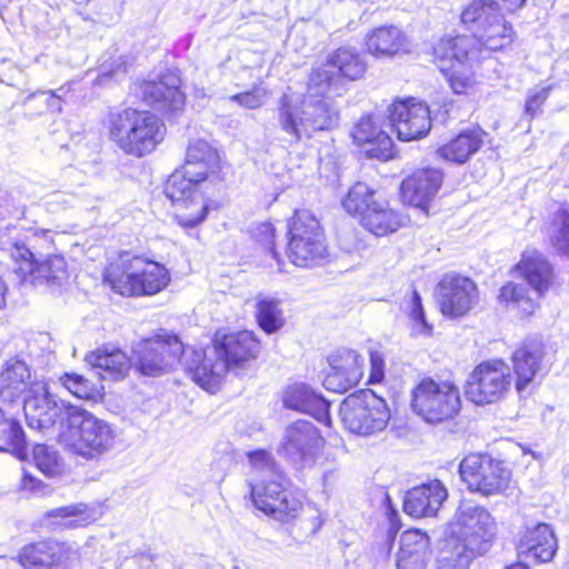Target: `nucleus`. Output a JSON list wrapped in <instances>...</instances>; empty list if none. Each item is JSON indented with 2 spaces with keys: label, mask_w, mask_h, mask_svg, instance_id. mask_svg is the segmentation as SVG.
<instances>
[{
  "label": "nucleus",
  "mask_w": 569,
  "mask_h": 569,
  "mask_svg": "<svg viewBox=\"0 0 569 569\" xmlns=\"http://www.w3.org/2000/svg\"><path fill=\"white\" fill-rule=\"evenodd\" d=\"M226 166L219 151L207 140H190L184 161L167 178L163 192L171 204V218L182 230L200 226L210 211L200 190H221L226 186Z\"/></svg>",
  "instance_id": "nucleus-1"
},
{
  "label": "nucleus",
  "mask_w": 569,
  "mask_h": 569,
  "mask_svg": "<svg viewBox=\"0 0 569 569\" xmlns=\"http://www.w3.org/2000/svg\"><path fill=\"white\" fill-rule=\"evenodd\" d=\"M184 353L186 345L180 336L159 328L139 339L132 349V360L122 349L103 345L87 352L84 362L98 370L102 380L120 381L128 377L131 368L146 377L170 372L181 362Z\"/></svg>",
  "instance_id": "nucleus-2"
},
{
  "label": "nucleus",
  "mask_w": 569,
  "mask_h": 569,
  "mask_svg": "<svg viewBox=\"0 0 569 569\" xmlns=\"http://www.w3.org/2000/svg\"><path fill=\"white\" fill-rule=\"evenodd\" d=\"M497 523L481 506L460 505L446 523L437 569H468L496 537Z\"/></svg>",
  "instance_id": "nucleus-3"
},
{
  "label": "nucleus",
  "mask_w": 569,
  "mask_h": 569,
  "mask_svg": "<svg viewBox=\"0 0 569 569\" xmlns=\"http://www.w3.org/2000/svg\"><path fill=\"white\" fill-rule=\"evenodd\" d=\"M17 227L4 223L0 227V249L7 252L12 262V272L20 283L47 282L61 283L69 278V266L63 254L51 253L44 259L37 258L38 246L30 242V238L42 241L44 250L56 248L51 230L43 228H27L23 237H13L11 233Z\"/></svg>",
  "instance_id": "nucleus-4"
},
{
  "label": "nucleus",
  "mask_w": 569,
  "mask_h": 569,
  "mask_svg": "<svg viewBox=\"0 0 569 569\" xmlns=\"http://www.w3.org/2000/svg\"><path fill=\"white\" fill-rule=\"evenodd\" d=\"M249 496L259 511L280 523L297 525L308 535L322 527L320 511L306 505L303 492L293 488L282 472L272 471L250 485Z\"/></svg>",
  "instance_id": "nucleus-5"
},
{
  "label": "nucleus",
  "mask_w": 569,
  "mask_h": 569,
  "mask_svg": "<svg viewBox=\"0 0 569 569\" xmlns=\"http://www.w3.org/2000/svg\"><path fill=\"white\" fill-rule=\"evenodd\" d=\"M101 126L108 141L133 159L152 154L167 134L166 123L157 113L133 106L110 108Z\"/></svg>",
  "instance_id": "nucleus-6"
},
{
  "label": "nucleus",
  "mask_w": 569,
  "mask_h": 569,
  "mask_svg": "<svg viewBox=\"0 0 569 569\" xmlns=\"http://www.w3.org/2000/svg\"><path fill=\"white\" fill-rule=\"evenodd\" d=\"M169 269L142 253L122 250L111 258L102 272V282L123 298L151 297L170 283Z\"/></svg>",
  "instance_id": "nucleus-7"
},
{
  "label": "nucleus",
  "mask_w": 569,
  "mask_h": 569,
  "mask_svg": "<svg viewBox=\"0 0 569 569\" xmlns=\"http://www.w3.org/2000/svg\"><path fill=\"white\" fill-rule=\"evenodd\" d=\"M480 53L472 34H443L432 46L431 62L456 96H470L479 83L471 59Z\"/></svg>",
  "instance_id": "nucleus-8"
},
{
  "label": "nucleus",
  "mask_w": 569,
  "mask_h": 569,
  "mask_svg": "<svg viewBox=\"0 0 569 569\" xmlns=\"http://www.w3.org/2000/svg\"><path fill=\"white\" fill-rule=\"evenodd\" d=\"M284 253L296 268L322 267L330 260L329 241L320 220L307 208L295 209L286 221Z\"/></svg>",
  "instance_id": "nucleus-9"
},
{
  "label": "nucleus",
  "mask_w": 569,
  "mask_h": 569,
  "mask_svg": "<svg viewBox=\"0 0 569 569\" xmlns=\"http://www.w3.org/2000/svg\"><path fill=\"white\" fill-rule=\"evenodd\" d=\"M345 211L369 233L387 237L406 224L405 216L391 206V198L363 181L355 182L341 201Z\"/></svg>",
  "instance_id": "nucleus-10"
},
{
  "label": "nucleus",
  "mask_w": 569,
  "mask_h": 569,
  "mask_svg": "<svg viewBox=\"0 0 569 569\" xmlns=\"http://www.w3.org/2000/svg\"><path fill=\"white\" fill-rule=\"evenodd\" d=\"M410 409L429 425L453 421L462 409L460 388L452 373L448 377L423 376L410 390Z\"/></svg>",
  "instance_id": "nucleus-11"
},
{
  "label": "nucleus",
  "mask_w": 569,
  "mask_h": 569,
  "mask_svg": "<svg viewBox=\"0 0 569 569\" xmlns=\"http://www.w3.org/2000/svg\"><path fill=\"white\" fill-rule=\"evenodd\" d=\"M460 23L471 31L479 52H505L517 39V32L496 0H471L461 8Z\"/></svg>",
  "instance_id": "nucleus-12"
},
{
  "label": "nucleus",
  "mask_w": 569,
  "mask_h": 569,
  "mask_svg": "<svg viewBox=\"0 0 569 569\" xmlns=\"http://www.w3.org/2000/svg\"><path fill=\"white\" fill-rule=\"evenodd\" d=\"M62 436L72 453L87 460L99 458L114 443V432L109 423L91 412L67 405Z\"/></svg>",
  "instance_id": "nucleus-13"
},
{
  "label": "nucleus",
  "mask_w": 569,
  "mask_h": 569,
  "mask_svg": "<svg viewBox=\"0 0 569 569\" xmlns=\"http://www.w3.org/2000/svg\"><path fill=\"white\" fill-rule=\"evenodd\" d=\"M339 412L345 429L360 437L382 432L391 418L386 399L368 388L348 395Z\"/></svg>",
  "instance_id": "nucleus-14"
},
{
  "label": "nucleus",
  "mask_w": 569,
  "mask_h": 569,
  "mask_svg": "<svg viewBox=\"0 0 569 569\" xmlns=\"http://www.w3.org/2000/svg\"><path fill=\"white\" fill-rule=\"evenodd\" d=\"M459 475L471 492L482 496L503 493L511 482V469L488 453L471 452L459 463Z\"/></svg>",
  "instance_id": "nucleus-15"
},
{
  "label": "nucleus",
  "mask_w": 569,
  "mask_h": 569,
  "mask_svg": "<svg viewBox=\"0 0 569 569\" xmlns=\"http://www.w3.org/2000/svg\"><path fill=\"white\" fill-rule=\"evenodd\" d=\"M217 361L227 371H239L254 363L263 351L260 337L249 329H217L210 340Z\"/></svg>",
  "instance_id": "nucleus-16"
},
{
  "label": "nucleus",
  "mask_w": 569,
  "mask_h": 569,
  "mask_svg": "<svg viewBox=\"0 0 569 569\" xmlns=\"http://www.w3.org/2000/svg\"><path fill=\"white\" fill-rule=\"evenodd\" d=\"M178 69H166L156 79H140L133 83L136 97L149 107L170 118L184 111L187 96L182 90Z\"/></svg>",
  "instance_id": "nucleus-17"
},
{
  "label": "nucleus",
  "mask_w": 569,
  "mask_h": 569,
  "mask_svg": "<svg viewBox=\"0 0 569 569\" xmlns=\"http://www.w3.org/2000/svg\"><path fill=\"white\" fill-rule=\"evenodd\" d=\"M512 375L501 358L483 360L471 371L465 386L467 399L477 406L495 403L511 389Z\"/></svg>",
  "instance_id": "nucleus-18"
},
{
  "label": "nucleus",
  "mask_w": 569,
  "mask_h": 569,
  "mask_svg": "<svg viewBox=\"0 0 569 569\" xmlns=\"http://www.w3.org/2000/svg\"><path fill=\"white\" fill-rule=\"evenodd\" d=\"M367 69V61L359 50L341 46L332 50L322 64L311 69L308 89L328 90L338 81H357L365 77Z\"/></svg>",
  "instance_id": "nucleus-19"
},
{
  "label": "nucleus",
  "mask_w": 569,
  "mask_h": 569,
  "mask_svg": "<svg viewBox=\"0 0 569 569\" xmlns=\"http://www.w3.org/2000/svg\"><path fill=\"white\" fill-rule=\"evenodd\" d=\"M439 312L447 319L467 317L478 306L480 292L477 283L458 272L445 273L436 287Z\"/></svg>",
  "instance_id": "nucleus-20"
},
{
  "label": "nucleus",
  "mask_w": 569,
  "mask_h": 569,
  "mask_svg": "<svg viewBox=\"0 0 569 569\" xmlns=\"http://www.w3.org/2000/svg\"><path fill=\"white\" fill-rule=\"evenodd\" d=\"M387 119L401 141L421 139L431 129L429 107L413 97L392 100L387 109Z\"/></svg>",
  "instance_id": "nucleus-21"
},
{
  "label": "nucleus",
  "mask_w": 569,
  "mask_h": 569,
  "mask_svg": "<svg viewBox=\"0 0 569 569\" xmlns=\"http://www.w3.org/2000/svg\"><path fill=\"white\" fill-rule=\"evenodd\" d=\"M445 182V172L435 166L413 169L400 182L399 197L403 204L429 214L431 203L438 197Z\"/></svg>",
  "instance_id": "nucleus-22"
},
{
  "label": "nucleus",
  "mask_w": 569,
  "mask_h": 569,
  "mask_svg": "<svg viewBox=\"0 0 569 569\" xmlns=\"http://www.w3.org/2000/svg\"><path fill=\"white\" fill-rule=\"evenodd\" d=\"M44 390L30 367L22 360L9 359L0 371V399L3 403H23Z\"/></svg>",
  "instance_id": "nucleus-23"
},
{
  "label": "nucleus",
  "mask_w": 569,
  "mask_h": 569,
  "mask_svg": "<svg viewBox=\"0 0 569 569\" xmlns=\"http://www.w3.org/2000/svg\"><path fill=\"white\" fill-rule=\"evenodd\" d=\"M72 555L67 542L43 538L23 545L14 559L22 569H68Z\"/></svg>",
  "instance_id": "nucleus-24"
},
{
  "label": "nucleus",
  "mask_w": 569,
  "mask_h": 569,
  "mask_svg": "<svg viewBox=\"0 0 569 569\" xmlns=\"http://www.w3.org/2000/svg\"><path fill=\"white\" fill-rule=\"evenodd\" d=\"M329 369L323 378L328 391L345 393L358 386L363 378V358L353 350L340 349L328 357Z\"/></svg>",
  "instance_id": "nucleus-25"
},
{
  "label": "nucleus",
  "mask_w": 569,
  "mask_h": 569,
  "mask_svg": "<svg viewBox=\"0 0 569 569\" xmlns=\"http://www.w3.org/2000/svg\"><path fill=\"white\" fill-rule=\"evenodd\" d=\"M546 357V343L540 337H527L512 351L510 360L515 389L521 395L531 387L541 370Z\"/></svg>",
  "instance_id": "nucleus-26"
},
{
  "label": "nucleus",
  "mask_w": 569,
  "mask_h": 569,
  "mask_svg": "<svg viewBox=\"0 0 569 569\" xmlns=\"http://www.w3.org/2000/svg\"><path fill=\"white\" fill-rule=\"evenodd\" d=\"M448 497L445 483L439 479H431L406 491L402 509L415 519L437 517Z\"/></svg>",
  "instance_id": "nucleus-27"
},
{
  "label": "nucleus",
  "mask_w": 569,
  "mask_h": 569,
  "mask_svg": "<svg viewBox=\"0 0 569 569\" xmlns=\"http://www.w3.org/2000/svg\"><path fill=\"white\" fill-rule=\"evenodd\" d=\"M365 52L377 60H390L411 52V44L403 30L393 24L372 28L363 38Z\"/></svg>",
  "instance_id": "nucleus-28"
},
{
  "label": "nucleus",
  "mask_w": 569,
  "mask_h": 569,
  "mask_svg": "<svg viewBox=\"0 0 569 569\" xmlns=\"http://www.w3.org/2000/svg\"><path fill=\"white\" fill-rule=\"evenodd\" d=\"M488 132L480 126L460 130L435 150L438 159L446 163L462 166L467 163L486 143Z\"/></svg>",
  "instance_id": "nucleus-29"
},
{
  "label": "nucleus",
  "mask_w": 569,
  "mask_h": 569,
  "mask_svg": "<svg viewBox=\"0 0 569 569\" xmlns=\"http://www.w3.org/2000/svg\"><path fill=\"white\" fill-rule=\"evenodd\" d=\"M518 557L535 563L550 562L558 550V540L551 526L539 522L523 530L516 543Z\"/></svg>",
  "instance_id": "nucleus-30"
},
{
  "label": "nucleus",
  "mask_w": 569,
  "mask_h": 569,
  "mask_svg": "<svg viewBox=\"0 0 569 569\" xmlns=\"http://www.w3.org/2000/svg\"><path fill=\"white\" fill-rule=\"evenodd\" d=\"M513 268L539 297H543L556 284L555 267L538 250L523 251Z\"/></svg>",
  "instance_id": "nucleus-31"
},
{
  "label": "nucleus",
  "mask_w": 569,
  "mask_h": 569,
  "mask_svg": "<svg viewBox=\"0 0 569 569\" xmlns=\"http://www.w3.org/2000/svg\"><path fill=\"white\" fill-rule=\"evenodd\" d=\"M286 408L309 415L327 427L331 426L330 403L305 382L289 385L282 392Z\"/></svg>",
  "instance_id": "nucleus-32"
},
{
  "label": "nucleus",
  "mask_w": 569,
  "mask_h": 569,
  "mask_svg": "<svg viewBox=\"0 0 569 569\" xmlns=\"http://www.w3.org/2000/svg\"><path fill=\"white\" fill-rule=\"evenodd\" d=\"M23 405L24 417L30 428L47 430L58 422L66 423L67 406L59 405L49 395L47 387L40 393L32 396Z\"/></svg>",
  "instance_id": "nucleus-33"
},
{
  "label": "nucleus",
  "mask_w": 569,
  "mask_h": 569,
  "mask_svg": "<svg viewBox=\"0 0 569 569\" xmlns=\"http://www.w3.org/2000/svg\"><path fill=\"white\" fill-rule=\"evenodd\" d=\"M325 443L320 431L307 420H297L286 430L283 450L290 456L303 459L316 455Z\"/></svg>",
  "instance_id": "nucleus-34"
},
{
  "label": "nucleus",
  "mask_w": 569,
  "mask_h": 569,
  "mask_svg": "<svg viewBox=\"0 0 569 569\" xmlns=\"http://www.w3.org/2000/svg\"><path fill=\"white\" fill-rule=\"evenodd\" d=\"M430 538L421 529L410 528L400 536L397 569H425Z\"/></svg>",
  "instance_id": "nucleus-35"
},
{
  "label": "nucleus",
  "mask_w": 569,
  "mask_h": 569,
  "mask_svg": "<svg viewBox=\"0 0 569 569\" xmlns=\"http://www.w3.org/2000/svg\"><path fill=\"white\" fill-rule=\"evenodd\" d=\"M216 367V362L207 357L203 348H192L186 362L184 371L197 386L214 393L222 383V375Z\"/></svg>",
  "instance_id": "nucleus-36"
},
{
  "label": "nucleus",
  "mask_w": 569,
  "mask_h": 569,
  "mask_svg": "<svg viewBox=\"0 0 569 569\" xmlns=\"http://www.w3.org/2000/svg\"><path fill=\"white\" fill-rule=\"evenodd\" d=\"M497 301L503 308L511 310L519 320L531 319L540 308L529 290L515 281H507L499 288Z\"/></svg>",
  "instance_id": "nucleus-37"
},
{
  "label": "nucleus",
  "mask_w": 569,
  "mask_h": 569,
  "mask_svg": "<svg viewBox=\"0 0 569 569\" xmlns=\"http://www.w3.org/2000/svg\"><path fill=\"white\" fill-rule=\"evenodd\" d=\"M59 381L63 388L80 400L97 403L101 402L106 395L103 380L99 373L64 372L59 377Z\"/></svg>",
  "instance_id": "nucleus-38"
},
{
  "label": "nucleus",
  "mask_w": 569,
  "mask_h": 569,
  "mask_svg": "<svg viewBox=\"0 0 569 569\" xmlns=\"http://www.w3.org/2000/svg\"><path fill=\"white\" fill-rule=\"evenodd\" d=\"M48 517L56 519L54 523L64 529L86 528L98 519L94 509L81 502L52 509Z\"/></svg>",
  "instance_id": "nucleus-39"
},
{
  "label": "nucleus",
  "mask_w": 569,
  "mask_h": 569,
  "mask_svg": "<svg viewBox=\"0 0 569 569\" xmlns=\"http://www.w3.org/2000/svg\"><path fill=\"white\" fill-rule=\"evenodd\" d=\"M281 301L270 297H260L256 303L254 320L267 335L279 331L286 323Z\"/></svg>",
  "instance_id": "nucleus-40"
},
{
  "label": "nucleus",
  "mask_w": 569,
  "mask_h": 569,
  "mask_svg": "<svg viewBox=\"0 0 569 569\" xmlns=\"http://www.w3.org/2000/svg\"><path fill=\"white\" fill-rule=\"evenodd\" d=\"M306 122L312 132L329 131L337 126L339 113L328 98L310 102Z\"/></svg>",
  "instance_id": "nucleus-41"
},
{
  "label": "nucleus",
  "mask_w": 569,
  "mask_h": 569,
  "mask_svg": "<svg viewBox=\"0 0 569 569\" xmlns=\"http://www.w3.org/2000/svg\"><path fill=\"white\" fill-rule=\"evenodd\" d=\"M279 123L282 131L290 136L292 142L302 138V130L308 128L306 117H301L291 99L283 94L279 99Z\"/></svg>",
  "instance_id": "nucleus-42"
},
{
  "label": "nucleus",
  "mask_w": 569,
  "mask_h": 569,
  "mask_svg": "<svg viewBox=\"0 0 569 569\" xmlns=\"http://www.w3.org/2000/svg\"><path fill=\"white\" fill-rule=\"evenodd\" d=\"M548 242L557 254L569 259V209L560 208L550 222Z\"/></svg>",
  "instance_id": "nucleus-43"
},
{
  "label": "nucleus",
  "mask_w": 569,
  "mask_h": 569,
  "mask_svg": "<svg viewBox=\"0 0 569 569\" xmlns=\"http://www.w3.org/2000/svg\"><path fill=\"white\" fill-rule=\"evenodd\" d=\"M251 241L256 247L269 253L276 261H281L278 247V230L271 221L257 223L249 230Z\"/></svg>",
  "instance_id": "nucleus-44"
},
{
  "label": "nucleus",
  "mask_w": 569,
  "mask_h": 569,
  "mask_svg": "<svg viewBox=\"0 0 569 569\" xmlns=\"http://www.w3.org/2000/svg\"><path fill=\"white\" fill-rule=\"evenodd\" d=\"M32 459L37 469L48 478L61 476L63 462L57 450L46 443H37L32 448Z\"/></svg>",
  "instance_id": "nucleus-45"
},
{
  "label": "nucleus",
  "mask_w": 569,
  "mask_h": 569,
  "mask_svg": "<svg viewBox=\"0 0 569 569\" xmlns=\"http://www.w3.org/2000/svg\"><path fill=\"white\" fill-rule=\"evenodd\" d=\"M361 151L367 158L380 161L390 160L396 153L395 143L385 130H381L369 143H366Z\"/></svg>",
  "instance_id": "nucleus-46"
},
{
  "label": "nucleus",
  "mask_w": 569,
  "mask_h": 569,
  "mask_svg": "<svg viewBox=\"0 0 569 569\" xmlns=\"http://www.w3.org/2000/svg\"><path fill=\"white\" fill-rule=\"evenodd\" d=\"M0 441L4 446H20L26 448L24 431L20 422L7 417L0 408Z\"/></svg>",
  "instance_id": "nucleus-47"
},
{
  "label": "nucleus",
  "mask_w": 569,
  "mask_h": 569,
  "mask_svg": "<svg viewBox=\"0 0 569 569\" xmlns=\"http://www.w3.org/2000/svg\"><path fill=\"white\" fill-rule=\"evenodd\" d=\"M382 130L380 123L371 114L362 116L353 126L351 138L353 143L361 149L369 143L377 133Z\"/></svg>",
  "instance_id": "nucleus-48"
},
{
  "label": "nucleus",
  "mask_w": 569,
  "mask_h": 569,
  "mask_svg": "<svg viewBox=\"0 0 569 569\" xmlns=\"http://www.w3.org/2000/svg\"><path fill=\"white\" fill-rule=\"evenodd\" d=\"M408 316L421 329H425L428 333L431 332L432 327L427 323L425 309L422 306V299L417 289H413L411 291L410 301L408 306Z\"/></svg>",
  "instance_id": "nucleus-49"
},
{
  "label": "nucleus",
  "mask_w": 569,
  "mask_h": 569,
  "mask_svg": "<svg viewBox=\"0 0 569 569\" xmlns=\"http://www.w3.org/2000/svg\"><path fill=\"white\" fill-rule=\"evenodd\" d=\"M370 371L367 380V385H378L385 379V357L377 350L372 349L369 351Z\"/></svg>",
  "instance_id": "nucleus-50"
},
{
  "label": "nucleus",
  "mask_w": 569,
  "mask_h": 569,
  "mask_svg": "<svg viewBox=\"0 0 569 569\" xmlns=\"http://www.w3.org/2000/svg\"><path fill=\"white\" fill-rule=\"evenodd\" d=\"M262 98L263 97L259 90L252 89L232 94L229 97V100L244 109L253 110L263 104Z\"/></svg>",
  "instance_id": "nucleus-51"
},
{
  "label": "nucleus",
  "mask_w": 569,
  "mask_h": 569,
  "mask_svg": "<svg viewBox=\"0 0 569 569\" xmlns=\"http://www.w3.org/2000/svg\"><path fill=\"white\" fill-rule=\"evenodd\" d=\"M549 96V89L543 88L538 92L530 93L527 97L526 103H525V112L530 116V118L536 117L548 99Z\"/></svg>",
  "instance_id": "nucleus-52"
},
{
  "label": "nucleus",
  "mask_w": 569,
  "mask_h": 569,
  "mask_svg": "<svg viewBox=\"0 0 569 569\" xmlns=\"http://www.w3.org/2000/svg\"><path fill=\"white\" fill-rule=\"evenodd\" d=\"M386 517L389 522L388 536L391 542L395 540L397 533L402 527L400 516L396 508L392 507L390 499H388Z\"/></svg>",
  "instance_id": "nucleus-53"
},
{
  "label": "nucleus",
  "mask_w": 569,
  "mask_h": 569,
  "mask_svg": "<svg viewBox=\"0 0 569 569\" xmlns=\"http://www.w3.org/2000/svg\"><path fill=\"white\" fill-rule=\"evenodd\" d=\"M21 487L26 490H36L41 487V481L33 475L24 471L21 478Z\"/></svg>",
  "instance_id": "nucleus-54"
},
{
  "label": "nucleus",
  "mask_w": 569,
  "mask_h": 569,
  "mask_svg": "<svg viewBox=\"0 0 569 569\" xmlns=\"http://www.w3.org/2000/svg\"><path fill=\"white\" fill-rule=\"evenodd\" d=\"M40 97L43 98L44 101L48 103V109H61V98L57 96L53 91H43L40 93Z\"/></svg>",
  "instance_id": "nucleus-55"
},
{
  "label": "nucleus",
  "mask_w": 569,
  "mask_h": 569,
  "mask_svg": "<svg viewBox=\"0 0 569 569\" xmlns=\"http://www.w3.org/2000/svg\"><path fill=\"white\" fill-rule=\"evenodd\" d=\"M503 9L507 12H515L516 10L520 9L526 0H501Z\"/></svg>",
  "instance_id": "nucleus-56"
},
{
  "label": "nucleus",
  "mask_w": 569,
  "mask_h": 569,
  "mask_svg": "<svg viewBox=\"0 0 569 569\" xmlns=\"http://www.w3.org/2000/svg\"><path fill=\"white\" fill-rule=\"evenodd\" d=\"M7 284L4 280L0 277V310L6 307L7 303Z\"/></svg>",
  "instance_id": "nucleus-57"
},
{
  "label": "nucleus",
  "mask_w": 569,
  "mask_h": 569,
  "mask_svg": "<svg viewBox=\"0 0 569 569\" xmlns=\"http://www.w3.org/2000/svg\"><path fill=\"white\" fill-rule=\"evenodd\" d=\"M24 449H26L24 447H20V446H4V445H2V441H0V452L10 451V452L18 453V452L23 451Z\"/></svg>",
  "instance_id": "nucleus-58"
},
{
  "label": "nucleus",
  "mask_w": 569,
  "mask_h": 569,
  "mask_svg": "<svg viewBox=\"0 0 569 569\" xmlns=\"http://www.w3.org/2000/svg\"><path fill=\"white\" fill-rule=\"evenodd\" d=\"M505 569H530L528 565L521 562V561H516L509 566H507Z\"/></svg>",
  "instance_id": "nucleus-59"
},
{
  "label": "nucleus",
  "mask_w": 569,
  "mask_h": 569,
  "mask_svg": "<svg viewBox=\"0 0 569 569\" xmlns=\"http://www.w3.org/2000/svg\"><path fill=\"white\" fill-rule=\"evenodd\" d=\"M12 208H13L14 212L17 213L18 219L23 218L24 211H26L24 207H19V206L12 204Z\"/></svg>",
  "instance_id": "nucleus-60"
},
{
  "label": "nucleus",
  "mask_w": 569,
  "mask_h": 569,
  "mask_svg": "<svg viewBox=\"0 0 569 569\" xmlns=\"http://www.w3.org/2000/svg\"><path fill=\"white\" fill-rule=\"evenodd\" d=\"M249 457L252 459L253 457H258L260 459H263L267 457V452L264 450H257L254 452H251Z\"/></svg>",
  "instance_id": "nucleus-61"
},
{
  "label": "nucleus",
  "mask_w": 569,
  "mask_h": 569,
  "mask_svg": "<svg viewBox=\"0 0 569 569\" xmlns=\"http://www.w3.org/2000/svg\"><path fill=\"white\" fill-rule=\"evenodd\" d=\"M6 212H9V209L8 208H4V211H0V220L2 222H4V219H6Z\"/></svg>",
  "instance_id": "nucleus-62"
}]
</instances>
